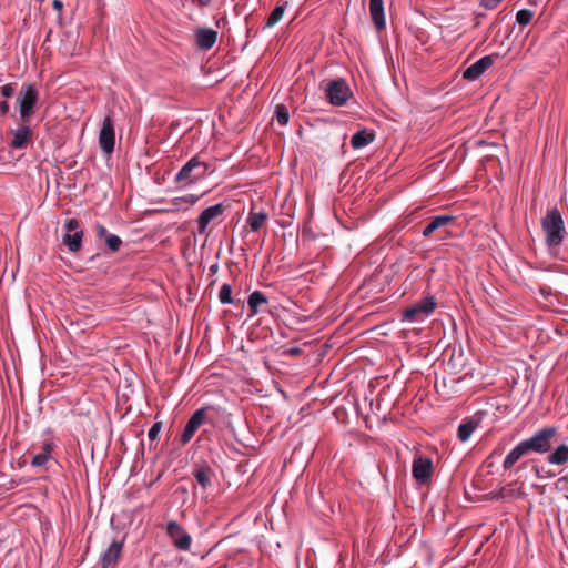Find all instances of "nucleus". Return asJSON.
<instances>
[{
	"instance_id": "nucleus-35",
	"label": "nucleus",
	"mask_w": 568,
	"mask_h": 568,
	"mask_svg": "<svg viewBox=\"0 0 568 568\" xmlns=\"http://www.w3.org/2000/svg\"><path fill=\"white\" fill-rule=\"evenodd\" d=\"M52 7H53L54 10L58 11L59 19H61V13H62V10H63V2L61 0H53Z\"/></svg>"
},
{
	"instance_id": "nucleus-13",
	"label": "nucleus",
	"mask_w": 568,
	"mask_h": 568,
	"mask_svg": "<svg viewBox=\"0 0 568 568\" xmlns=\"http://www.w3.org/2000/svg\"><path fill=\"white\" fill-rule=\"evenodd\" d=\"M223 211H224V206L222 203L215 204L213 206H210V207L203 210L196 220L199 233L204 234L206 232L209 224L214 219L221 216L223 214Z\"/></svg>"
},
{
	"instance_id": "nucleus-37",
	"label": "nucleus",
	"mask_w": 568,
	"mask_h": 568,
	"mask_svg": "<svg viewBox=\"0 0 568 568\" xmlns=\"http://www.w3.org/2000/svg\"><path fill=\"white\" fill-rule=\"evenodd\" d=\"M9 103L7 101L0 102V114L4 115L9 112Z\"/></svg>"
},
{
	"instance_id": "nucleus-11",
	"label": "nucleus",
	"mask_w": 568,
	"mask_h": 568,
	"mask_svg": "<svg viewBox=\"0 0 568 568\" xmlns=\"http://www.w3.org/2000/svg\"><path fill=\"white\" fill-rule=\"evenodd\" d=\"M496 58H498V54L484 55L464 71L463 78L468 81L477 80L489 67L493 65Z\"/></svg>"
},
{
	"instance_id": "nucleus-8",
	"label": "nucleus",
	"mask_w": 568,
	"mask_h": 568,
	"mask_svg": "<svg viewBox=\"0 0 568 568\" xmlns=\"http://www.w3.org/2000/svg\"><path fill=\"white\" fill-rule=\"evenodd\" d=\"M99 144L101 150L108 155L114 151L115 130L113 120L110 116H105L102 121L99 133Z\"/></svg>"
},
{
	"instance_id": "nucleus-27",
	"label": "nucleus",
	"mask_w": 568,
	"mask_h": 568,
	"mask_svg": "<svg viewBox=\"0 0 568 568\" xmlns=\"http://www.w3.org/2000/svg\"><path fill=\"white\" fill-rule=\"evenodd\" d=\"M273 119H275L278 124L286 125L290 120L288 109L284 104H277Z\"/></svg>"
},
{
	"instance_id": "nucleus-26",
	"label": "nucleus",
	"mask_w": 568,
	"mask_h": 568,
	"mask_svg": "<svg viewBox=\"0 0 568 568\" xmlns=\"http://www.w3.org/2000/svg\"><path fill=\"white\" fill-rule=\"evenodd\" d=\"M476 428V424L473 422L463 423L458 426L457 436L462 442H466L471 436Z\"/></svg>"
},
{
	"instance_id": "nucleus-34",
	"label": "nucleus",
	"mask_w": 568,
	"mask_h": 568,
	"mask_svg": "<svg viewBox=\"0 0 568 568\" xmlns=\"http://www.w3.org/2000/svg\"><path fill=\"white\" fill-rule=\"evenodd\" d=\"M110 233H108V230L105 226L101 225V224H98L97 225V236L98 237H104L106 239V235H109Z\"/></svg>"
},
{
	"instance_id": "nucleus-30",
	"label": "nucleus",
	"mask_w": 568,
	"mask_h": 568,
	"mask_svg": "<svg viewBox=\"0 0 568 568\" xmlns=\"http://www.w3.org/2000/svg\"><path fill=\"white\" fill-rule=\"evenodd\" d=\"M105 244L112 252H116L122 244V240L115 234H109L106 235Z\"/></svg>"
},
{
	"instance_id": "nucleus-6",
	"label": "nucleus",
	"mask_w": 568,
	"mask_h": 568,
	"mask_svg": "<svg viewBox=\"0 0 568 568\" xmlns=\"http://www.w3.org/2000/svg\"><path fill=\"white\" fill-rule=\"evenodd\" d=\"M38 99L39 93L34 85L26 84L22 87V91L18 100V103L20 118L23 121H28L32 116Z\"/></svg>"
},
{
	"instance_id": "nucleus-10",
	"label": "nucleus",
	"mask_w": 568,
	"mask_h": 568,
	"mask_svg": "<svg viewBox=\"0 0 568 568\" xmlns=\"http://www.w3.org/2000/svg\"><path fill=\"white\" fill-rule=\"evenodd\" d=\"M205 419H206V408L205 407L199 408L192 414V416L187 420V423L183 429V433L181 435V444L182 445H186L192 439V437L194 436L196 430L204 424Z\"/></svg>"
},
{
	"instance_id": "nucleus-38",
	"label": "nucleus",
	"mask_w": 568,
	"mask_h": 568,
	"mask_svg": "<svg viewBox=\"0 0 568 568\" xmlns=\"http://www.w3.org/2000/svg\"><path fill=\"white\" fill-rule=\"evenodd\" d=\"M197 2L203 7H207L211 4L212 0H197Z\"/></svg>"
},
{
	"instance_id": "nucleus-3",
	"label": "nucleus",
	"mask_w": 568,
	"mask_h": 568,
	"mask_svg": "<svg viewBox=\"0 0 568 568\" xmlns=\"http://www.w3.org/2000/svg\"><path fill=\"white\" fill-rule=\"evenodd\" d=\"M206 170V164L197 156H193L175 174L174 182L183 186L191 185L204 178Z\"/></svg>"
},
{
	"instance_id": "nucleus-14",
	"label": "nucleus",
	"mask_w": 568,
	"mask_h": 568,
	"mask_svg": "<svg viewBox=\"0 0 568 568\" xmlns=\"http://www.w3.org/2000/svg\"><path fill=\"white\" fill-rule=\"evenodd\" d=\"M217 32L210 28L199 29L195 32L196 44L202 50H210L216 42Z\"/></svg>"
},
{
	"instance_id": "nucleus-21",
	"label": "nucleus",
	"mask_w": 568,
	"mask_h": 568,
	"mask_svg": "<svg viewBox=\"0 0 568 568\" xmlns=\"http://www.w3.org/2000/svg\"><path fill=\"white\" fill-rule=\"evenodd\" d=\"M267 219H268V214L264 211H261V212L251 211L248 213L246 223L250 226L252 232H257Z\"/></svg>"
},
{
	"instance_id": "nucleus-18",
	"label": "nucleus",
	"mask_w": 568,
	"mask_h": 568,
	"mask_svg": "<svg viewBox=\"0 0 568 568\" xmlns=\"http://www.w3.org/2000/svg\"><path fill=\"white\" fill-rule=\"evenodd\" d=\"M547 463L556 466L568 463V445L560 444L554 450L551 449L548 453Z\"/></svg>"
},
{
	"instance_id": "nucleus-28",
	"label": "nucleus",
	"mask_w": 568,
	"mask_h": 568,
	"mask_svg": "<svg viewBox=\"0 0 568 568\" xmlns=\"http://www.w3.org/2000/svg\"><path fill=\"white\" fill-rule=\"evenodd\" d=\"M532 17H534V12L531 10H529V9H520L516 13V21L521 27H526L527 24L530 23V21L532 20Z\"/></svg>"
},
{
	"instance_id": "nucleus-19",
	"label": "nucleus",
	"mask_w": 568,
	"mask_h": 568,
	"mask_svg": "<svg viewBox=\"0 0 568 568\" xmlns=\"http://www.w3.org/2000/svg\"><path fill=\"white\" fill-rule=\"evenodd\" d=\"M375 140L374 132L359 130L351 138V146L355 150L371 144Z\"/></svg>"
},
{
	"instance_id": "nucleus-22",
	"label": "nucleus",
	"mask_w": 568,
	"mask_h": 568,
	"mask_svg": "<svg viewBox=\"0 0 568 568\" xmlns=\"http://www.w3.org/2000/svg\"><path fill=\"white\" fill-rule=\"evenodd\" d=\"M29 135H30V129L28 126L18 128L17 131L14 132L11 145L14 149L23 148L29 139Z\"/></svg>"
},
{
	"instance_id": "nucleus-32",
	"label": "nucleus",
	"mask_w": 568,
	"mask_h": 568,
	"mask_svg": "<svg viewBox=\"0 0 568 568\" xmlns=\"http://www.w3.org/2000/svg\"><path fill=\"white\" fill-rule=\"evenodd\" d=\"M161 427V423L153 424V426L149 429L148 433V437L150 440H155L158 438Z\"/></svg>"
},
{
	"instance_id": "nucleus-36",
	"label": "nucleus",
	"mask_w": 568,
	"mask_h": 568,
	"mask_svg": "<svg viewBox=\"0 0 568 568\" xmlns=\"http://www.w3.org/2000/svg\"><path fill=\"white\" fill-rule=\"evenodd\" d=\"M52 449H53V444L51 442H45V443H43L41 453H44V454L51 456Z\"/></svg>"
},
{
	"instance_id": "nucleus-9",
	"label": "nucleus",
	"mask_w": 568,
	"mask_h": 568,
	"mask_svg": "<svg viewBox=\"0 0 568 568\" xmlns=\"http://www.w3.org/2000/svg\"><path fill=\"white\" fill-rule=\"evenodd\" d=\"M166 534L173 540L174 546L179 550L186 551L190 549L192 537L182 528L178 521L171 520L168 523Z\"/></svg>"
},
{
	"instance_id": "nucleus-24",
	"label": "nucleus",
	"mask_w": 568,
	"mask_h": 568,
	"mask_svg": "<svg viewBox=\"0 0 568 568\" xmlns=\"http://www.w3.org/2000/svg\"><path fill=\"white\" fill-rule=\"evenodd\" d=\"M200 197H201L200 195H195V194H185L183 196L175 197L173 200V204L178 209H182L183 204H185L186 207H189V206H193L194 204H196L197 201L200 200Z\"/></svg>"
},
{
	"instance_id": "nucleus-16",
	"label": "nucleus",
	"mask_w": 568,
	"mask_h": 568,
	"mask_svg": "<svg viewBox=\"0 0 568 568\" xmlns=\"http://www.w3.org/2000/svg\"><path fill=\"white\" fill-rule=\"evenodd\" d=\"M123 541H113L106 550L103 552L101 557V566L102 568H108L111 565H114L122 551Z\"/></svg>"
},
{
	"instance_id": "nucleus-2",
	"label": "nucleus",
	"mask_w": 568,
	"mask_h": 568,
	"mask_svg": "<svg viewBox=\"0 0 568 568\" xmlns=\"http://www.w3.org/2000/svg\"><path fill=\"white\" fill-rule=\"evenodd\" d=\"M541 227L548 247L550 250L558 247L565 239L566 231L562 216L557 209L547 211L542 217Z\"/></svg>"
},
{
	"instance_id": "nucleus-31",
	"label": "nucleus",
	"mask_w": 568,
	"mask_h": 568,
	"mask_svg": "<svg viewBox=\"0 0 568 568\" xmlns=\"http://www.w3.org/2000/svg\"><path fill=\"white\" fill-rule=\"evenodd\" d=\"M51 458V456L44 454V453H39L37 455L33 456L32 460H31V465L34 466V467H42L43 465L47 464V462Z\"/></svg>"
},
{
	"instance_id": "nucleus-17",
	"label": "nucleus",
	"mask_w": 568,
	"mask_h": 568,
	"mask_svg": "<svg viewBox=\"0 0 568 568\" xmlns=\"http://www.w3.org/2000/svg\"><path fill=\"white\" fill-rule=\"evenodd\" d=\"M455 220L456 216L454 215H437L425 226L422 234L424 237H429L435 231L454 222Z\"/></svg>"
},
{
	"instance_id": "nucleus-7",
	"label": "nucleus",
	"mask_w": 568,
	"mask_h": 568,
	"mask_svg": "<svg viewBox=\"0 0 568 568\" xmlns=\"http://www.w3.org/2000/svg\"><path fill=\"white\" fill-rule=\"evenodd\" d=\"M67 233L63 236V244L71 253H77L82 246L83 232L79 229L77 219H67L64 222Z\"/></svg>"
},
{
	"instance_id": "nucleus-33",
	"label": "nucleus",
	"mask_w": 568,
	"mask_h": 568,
	"mask_svg": "<svg viewBox=\"0 0 568 568\" xmlns=\"http://www.w3.org/2000/svg\"><path fill=\"white\" fill-rule=\"evenodd\" d=\"M14 92V89L12 87V84H6L3 87H0V93L4 97V98H10Z\"/></svg>"
},
{
	"instance_id": "nucleus-5",
	"label": "nucleus",
	"mask_w": 568,
	"mask_h": 568,
	"mask_svg": "<svg viewBox=\"0 0 568 568\" xmlns=\"http://www.w3.org/2000/svg\"><path fill=\"white\" fill-rule=\"evenodd\" d=\"M326 95L334 106L344 105L352 95L349 85L344 79H334L327 83Z\"/></svg>"
},
{
	"instance_id": "nucleus-23",
	"label": "nucleus",
	"mask_w": 568,
	"mask_h": 568,
	"mask_svg": "<svg viewBox=\"0 0 568 568\" xmlns=\"http://www.w3.org/2000/svg\"><path fill=\"white\" fill-rule=\"evenodd\" d=\"M211 475H212V471L209 467H203L201 469H197L194 474L196 481L204 489L211 485Z\"/></svg>"
},
{
	"instance_id": "nucleus-4",
	"label": "nucleus",
	"mask_w": 568,
	"mask_h": 568,
	"mask_svg": "<svg viewBox=\"0 0 568 568\" xmlns=\"http://www.w3.org/2000/svg\"><path fill=\"white\" fill-rule=\"evenodd\" d=\"M437 303L434 296H427L423 301L416 302L403 312L402 321L407 323H422L428 318L436 310Z\"/></svg>"
},
{
	"instance_id": "nucleus-15",
	"label": "nucleus",
	"mask_w": 568,
	"mask_h": 568,
	"mask_svg": "<svg viewBox=\"0 0 568 568\" xmlns=\"http://www.w3.org/2000/svg\"><path fill=\"white\" fill-rule=\"evenodd\" d=\"M369 14L377 30L386 27L383 0H369Z\"/></svg>"
},
{
	"instance_id": "nucleus-1",
	"label": "nucleus",
	"mask_w": 568,
	"mask_h": 568,
	"mask_svg": "<svg viewBox=\"0 0 568 568\" xmlns=\"http://www.w3.org/2000/svg\"><path fill=\"white\" fill-rule=\"evenodd\" d=\"M558 434L554 426H546L537 429L530 437L520 440L505 457L504 470H509L524 456L530 453L545 455L550 453L552 442Z\"/></svg>"
},
{
	"instance_id": "nucleus-20",
	"label": "nucleus",
	"mask_w": 568,
	"mask_h": 568,
	"mask_svg": "<svg viewBox=\"0 0 568 568\" xmlns=\"http://www.w3.org/2000/svg\"><path fill=\"white\" fill-rule=\"evenodd\" d=\"M267 303V297L261 291H254L250 294L247 304L250 308V316H255L262 304Z\"/></svg>"
},
{
	"instance_id": "nucleus-29",
	"label": "nucleus",
	"mask_w": 568,
	"mask_h": 568,
	"mask_svg": "<svg viewBox=\"0 0 568 568\" xmlns=\"http://www.w3.org/2000/svg\"><path fill=\"white\" fill-rule=\"evenodd\" d=\"M219 300L222 304H232V286L230 284H223L219 292Z\"/></svg>"
},
{
	"instance_id": "nucleus-12",
	"label": "nucleus",
	"mask_w": 568,
	"mask_h": 568,
	"mask_svg": "<svg viewBox=\"0 0 568 568\" xmlns=\"http://www.w3.org/2000/svg\"><path fill=\"white\" fill-rule=\"evenodd\" d=\"M413 477L419 483L425 484L433 474V463L429 458H416L412 467Z\"/></svg>"
},
{
	"instance_id": "nucleus-25",
	"label": "nucleus",
	"mask_w": 568,
	"mask_h": 568,
	"mask_svg": "<svg viewBox=\"0 0 568 568\" xmlns=\"http://www.w3.org/2000/svg\"><path fill=\"white\" fill-rule=\"evenodd\" d=\"M285 12V7L282 4L276 6L267 18L265 28H272L281 21Z\"/></svg>"
}]
</instances>
